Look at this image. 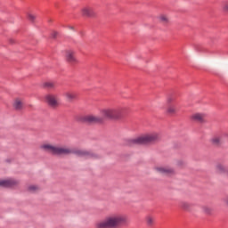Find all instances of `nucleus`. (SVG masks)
Masks as SVG:
<instances>
[{
  "label": "nucleus",
  "instance_id": "obj_15",
  "mask_svg": "<svg viewBox=\"0 0 228 228\" xmlns=\"http://www.w3.org/2000/svg\"><path fill=\"white\" fill-rule=\"evenodd\" d=\"M216 170L218 174H228V169L225 167V166L222 164H217L216 166Z\"/></svg>",
  "mask_w": 228,
  "mask_h": 228
},
{
  "label": "nucleus",
  "instance_id": "obj_24",
  "mask_svg": "<svg viewBox=\"0 0 228 228\" xmlns=\"http://www.w3.org/2000/svg\"><path fill=\"white\" fill-rule=\"evenodd\" d=\"M28 19L30 20V22H35V19H37V16L35 14L28 13Z\"/></svg>",
  "mask_w": 228,
  "mask_h": 228
},
{
  "label": "nucleus",
  "instance_id": "obj_21",
  "mask_svg": "<svg viewBox=\"0 0 228 228\" xmlns=\"http://www.w3.org/2000/svg\"><path fill=\"white\" fill-rule=\"evenodd\" d=\"M40 190V187L37 185H29L28 187V191H30V193H37Z\"/></svg>",
  "mask_w": 228,
  "mask_h": 228
},
{
  "label": "nucleus",
  "instance_id": "obj_9",
  "mask_svg": "<svg viewBox=\"0 0 228 228\" xmlns=\"http://www.w3.org/2000/svg\"><path fill=\"white\" fill-rule=\"evenodd\" d=\"M66 61L68 63H70L71 65H74V63H77V59L76 58V52L72 50H68L66 51Z\"/></svg>",
  "mask_w": 228,
  "mask_h": 228
},
{
  "label": "nucleus",
  "instance_id": "obj_23",
  "mask_svg": "<svg viewBox=\"0 0 228 228\" xmlns=\"http://www.w3.org/2000/svg\"><path fill=\"white\" fill-rule=\"evenodd\" d=\"M222 8L224 13H228V1L223 3Z\"/></svg>",
  "mask_w": 228,
  "mask_h": 228
},
{
  "label": "nucleus",
  "instance_id": "obj_27",
  "mask_svg": "<svg viewBox=\"0 0 228 228\" xmlns=\"http://www.w3.org/2000/svg\"><path fill=\"white\" fill-rule=\"evenodd\" d=\"M69 29H74V27L69 26Z\"/></svg>",
  "mask_w": 228,
  "mask_h": 228
},
{
  "label": "nucleus",
  "instance_id": "obj_8",
  "mask_svg": "<svg viewBox=\"0 0 228 228\" xmlns=\"http://www.w3.org/2000/svg\"><path fill=\"white\" fill-rule=\"evenodd\" d=\"M85 122H88L89 124H101V122H104L102 116H95V115H88L84 118Z\"/></svg>",
  "mask_w": 228,
  "mask_h": 228
},
{
  "label": "nucleus",
  "instance_id": "obj_22",
  "mask_svg": "<svg viewBox=\"0 0 228 228\" xmlns=\"http://www.w3.org/2000/svg\"><path fill=\"white\" fill-rule=\"evenodd\" d=\"M167 113H169V115H175V113H177V109L175 106L170 105L167 107Z\"/></svg>",
  "mask_w": 228,
  "mask_h": 228
},
{
  "label": "nucleus",
  "instance_id": "obj_18",
  "mask_svg": "<svg viewBox=\"0 0 228 228\" xmlns=\"http://www.w3.org/2000/svg\"><path fill=\"white\" fill-rule=\"evenodd\" d=\"M64 96L66 97V99H68L69 101H74V99H76L77 95L76 93H72V92H67L64 94Z\"/></svg>",
  "mask_w": 228,
  "mask_h": 228
},
{
  "label": "nucleus",
  "instance_id": "obj_5",
  "mask_svg": "<svg viewBox=\"0 0 228 228\" xmlns=\"http://www.w3.org/2000/svg\"><path fill=\"white\" fill-rule=\"evenodd\" d=\"M45 100L50 108L56 109L60 107V98L58 97V94H48L45 96Z\"/></svg>",
  "mask_w": 228,
  "mask_h": 228
},
{
  "label": "nucleus",
  "instance_id": "obj_19",
  "mask_svg": "<svg viewBox=\"0 0 228 228\" xmlns=\"http://www.w3.org/2000/svg\"><path fill=\"white\" fill-rule=\"evenodd\" d=\"M211 143H213V145H220V143H222V137L220 136H215L211 139Z\"/></svg>",
  "mask_w": 228,
  "mask_h": 228
},
{
  "label": "nucleus",
  "instance_id": "obj_25",
  "mask_svg": "<svg viewBox=\"0 0 228 228\" xmlns=\"http://www.w3.org/2000/svg\"><path fill=\"white\" fill-rule=\"evenodd\" d=\"M167 104H172V102H174V97H172V96L167 97Z\"/></svg>",
  "mask_w": 228,
  "mask_h": 228
},
{
  "label": "nucleus",
  "instance_id": "obj_4",
  "mask_svg": "<svg viewBox=\"0 0 228 228\" xmlns=\"http://www.w3.org/2000/svg\"><path fill=\"white\" fill-rule=\"evenodd\" d=\"M159 140V134L153 132L150 134H145L137 138H134L130 141V145H142L144 143H154V142H158Z\"/></svg>",
  "mask_w": 228,
  "mask_h": 228
},
{
  "label": "nucleus",
  "instance_id": "obj_6",
  "mask_svg": "<svg viewBox=\"0 0 228 228\" xmlns=\"http://www.w3.org/2000/svg\"><path fill=\"white\" fill-rule=\"evenodd\" d=\"M154 170L158 174H162L163 175H174L175 174V169L168 166H157L154 167Z\"/></svg>",
  "mask_w": 228,
  "mask_h": 228
},
{
  "label": "nucleus",
  "instance_id": "obj_17",
  "mask_svg": "<svg viewBox=\"0 0 228 228\" xmlns=\"http://www.w3.org/2000/svg\"><path fill=\"white\" fill-rule=\"evenodd\" d=\"M180 208L183 209L184 211H191V205L186 201H182L180 203Z\"/></svg>",
  "mask_w": 228,
  "mask_h": 228
},
{
  "label": "nucleus",
  "instance_id": "obj_1",
  "mask_svg": "<svg viewBox=\"0 0 228 228\" xmlns=\"http://www.w3.org/2000/svg\"><path fill=\"white\" fill-rule=\"evenodd\" d=\"M42 151L45 152H49L50 154H54L55 156H63L69 154H76L81 158H98L97 154L88 151L86 150H79L76 148H69L66 146H58L52 143H44L40 146Z\"/></svg>",
  "mask_w": 228,
  "mask_h": 228
},
{
  "label": "nucleus",
  "instance_id": "obj_2",
  "mask_svg": "<svg viewBox=\"0 0 228 228\" xmlns=\"http://www.w3.org/2000/svg\"><path fill=\"white\" fill-rule=\"evenodd\" d=\"M127 224V216L122 214H111L102 222L96 224V228H117Z\"/></svg>",
  "mask_w": 228,
  "mask_h": 228
},
{
  "label": "nucleus",
  "instance_id": "obj_20",
  "mask_svg": "<svg viewBox=\"0 0 228 228\" xmlns=\"http://www.w3.org/2000/svg\"><path fill=\"white\" fill-rule=\"evenodd\" d=\"M202 211L205 213V215H212L213 214V208L209 206H203Z\"/></svg>",
  "mask_w": 228,
  "mask_h": 228
},
{
  "label": "nucleus",
  "instance_id": "obj_13",
  "mask_svg": "<svg viewBox=\"0 0 228 228\" xmlns=\"http://www.w3.org/2000/svg\"><path fill=\"white\" fill-rule=\"evenodd\" d=\"M157 19L159 22H160V24H163L164 26H167V24H170V18L167 14L161 13L157 17Z\"/></svg>",
  "mask_w": 228,
  "mask_h": 228
},
{
  "label": "nucleus",
  "instance_id": "obj_11",
  "mask_svg": "<svg viewBox=\"0 0 228 228\" xmlns=\"http://www.w3.org/2000/svg\"><path fill=\"white\" fill-rule=\"evenodd\" d=\"M191 120L194 122H199L200 124H204L206 122V114L204 113H194L191 116Z\"/></svg>",
  "mask_w": 228,
  "mask_h": 228
},
{
  "label": "nucleus",
  "instance_id": "obj_14",
  "mask_svg": "<svg viewBox=\"0 0 228 228\" xmlns=\"http://www.w3.org/2000/svg\"><path fill=\"white\" fill-rule=\"evenodd\" d=\"M42 86L47 90H54V88H56V82L47 81L43 83Z\"/></svg>",
  "mask_w": 228,
  "mask_h": 228
},
{
  "label": "nucleus",
  "instance_id": "obj_12",
  "mask_svg": "<svg viewBox=\"0 0 228 228\" xmlns=\"http://www.w3.org/2000/svg\"><path fill=\"white\" fill-rule=\"evenodd\" d=\"M12 108L16 111H20L24 108V100L22 98H15L12 102Z\"/></svg>",
  "mask_w": 228,
  "mask_h": 228
},
{
  "label": "nucleus",
  "instance_id": "obj_28",
  "mask_svg": "<svg viewBox=\"0 0 228 228\" xmlns=\"http://www.w3.org/2000/svg\"><path fill=\"white\" fill-rule=\"evenodd\" d=\"M56 37V32L53 33V37Z\"/></svg>",
  "mask_w": 228,
  "mask_h": 228
},
{
  "label": "nucleus",
  "instance_id": "obj_16",
  "mask_svg": "<svg viewBox=\"0 0 228 228\" xmlns=\"http://www.w3.org/2000/svg\"><path fill=\"white\" fill-rule=\"evenodd\" d=\"M145 220L148 227H152L154 225V222H156V217L152 216H147Z\"/></svg>",
  "mask_w": 228,
  "mask_h": 228
},
{
  "label": "nucleus",
  "instance_id": "obj_26",
  "mask_svg": "<svg viewBox=\"0 0 228 228\" xmlns=\"http://www.w3.org/2000/svg\"><path fill=\"white\" fill-rule=\"evenodd\" d=\"M223 202H224V204H226V206H228V196L224 198Z\"/></svg>",
  "mask_w": 228,
  "mask_h": 228
},
{
  "label": "nucleus",
  "instance_id": "obj_10",
  "mask_svg": "<svg viewBox=\"0 0 228 228\" xmlns=\"http://www.w3.org/2000/svg\"><path fill=\"white\" fill-rule=\"evenodd\" d=\"M81 14L83 17H95V11L90 6H85L81 9Z\"/></svg>",
  "mask_w": 228,
  "mask_h": 228
},
{
  "label": "nucleus",
  "instance_id": "obj_3",
  "mask_svg": "<svg viewBox=\"0 0 228 228\" xmlns=\"http://www.w3.org/2000/svg\"><path fill=\"white\" fill-rule=\"evenodd\" d=\"M102 118L108 120H118L124 117V108L122 107H107L100 111Z\"/></svg>",
  "mask_w": 228,
  "mask_h": 228
},
{
  "label": "nucleus",
  "instance_id": "obj_7",
  "mask_svg": "<svg viewBox=\"0 0 228 228\" xmlns=\"http://www.w3.org/2000/svg\"><path fill=\"white\" fill-rule=\"evenodd\" d=\"M18 184H19V180H15L13 178L0 179L1 188H16Z\"/></svg>",
  "mask_w": 228,
  "mask_h": 228
}]
</instances>
